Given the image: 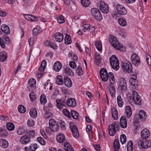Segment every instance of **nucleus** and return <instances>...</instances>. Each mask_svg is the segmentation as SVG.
Returning <instances> with one entry per match:
<instances>
[{
	"label": "nucleus",
	"instance_id": "obj_45",
	"mask_svg": "<svg viewBox=\"0 0 151 151\" xmlns=\"http://www.w3.org/2000/svg\"><path fill=\"white\" fill-rule=\"evenodd\" d=\"M133 99V101L136 104H138L139 105H141V100L139 96L136 97V98H134Z\"/></svg>",
	"mask_w": 151,
	"mask_h": 151
},
{
	"label": "nucleus",
	"instance_id": "obj_6",
	"mask_svg": "<svg viewBox=\"0 0 151 151\" xmlns=\"http://www.w3.org/2000/svg\"><path fill=\"white\" fill-rule=\"evenodd\" d=\"M122 67L123 71L129 73L132 71V67L131 63L129 61L122 63Z\"/></svg>",
	"mask_w": 151,
	"mask_h": 151
},
{
	"label": "nucleus",
	"instance_id": "obj_56",
	"mask_svg": "<svg viewBox=\"0 0 151 151\" xmlns=\"http://www.w3.org/2000/svg\"><path fill=\"white\" fill-rule=\"evenodd\" d=\"M58 125L57 124V125H55L52 126L50 127V128L52 131L56 132L58 129Z\"/></svg>",
	"mask_w": 151,
	"mask_h": 151
},
{
	"label": "nucleus",
	"instance_id": "obj_47",
	"mask_svg": "<svg viewBox=\"0 0 151 151\" xmlns=\"http://www.w3.org/2000/svg\"><path fill=\"white\" fill-rule=\"evenodd\" d=\"M136 80L134 79L133 78H131L129 80V82L132 85L136 87L138 85V83L136 82Z\"/></svg>",
	"mask_w": 151,
	"mask_h": 151
},
{
	"label": "nucleus",
	"instance_id": "obj_17",
	"mask_svg": "<svg viewBox=\"0 0 151 151\" xmlns=\"http://www.w3.org/2000/svg\"><path fill=\"white\" fill-rule=\"evenodd\" d=\"M30 141V138L27 135L22 136L20 139V142L22 144H25Z\"/></svg>",
	"mask_w": 151,
	"mask_h": 151
},
{
	"label": "nucleus",
	"instance_id": "obj_28",
	"mask_svg": "<svg viewBox=\"0 0 151 151\" xmlns=\"http://www.w3.org/2000/svg\"><path fill=\"white\" fill-rule=\"evenodd\" d=\"M114 146L115 151H118L120 148V145L119 140L115 139L114 142Z\"/></svg>",
	"mask_w": 151,
	"mask_h": 151
},
{
	"label": "nucleus",
	"instance_id": "obj_58",
	"mask_svg": "<svg viewBox=\"0 0 151 151\" xmlns=\"http://www.w3.org/2000/svg\"><path fill=\"white\" fill-rule=\"evenodd\" d=\"M70 66L72 68L75 69L76 67V65L74 61H71L69 64Z\"/></svg>",
	"mask_w": 151,
	"mask_h": 151
},
{
	"label": "nucleus",
	"instance_id": "obj_37",
	"mask_svg": "<svg viewBox=\"0 0 151 151\" xmlns=\"http://www.w3.org/2000/svg\"><path fill=\"white\" fill-rule=\"evenodd\" d=\"M30 116L32 117L35 118L37 116V112L35 108L31 109L29 112Z\"/></svg>",
	"mask_w": 151,
	"mask_h": 151
},
{
	"label": "nucleus",
	"instance_id": "obj_3",
	"mask_svg": "<svg viewBox=\"0 0 151 151\" xmlns=\"http://www.w3.org/2000/svg\"><path fill=\"white\" fill-rule=\"evenodd\" d=\"M109 61L112 68L116 70L119 68V62L115 55H113L109 58Z\"/></svg>",
	"mask_w": 151,
	"mask_h": 151
},
{
	"label": "nucleus",
	"instance_id": "obj_4",
	"mask_svg": "<svg viewBox=\"0 0 151 151\" xmlns=\"http://www.w3.org/2000/svg\"><path fill=\"white\" fill-rule=\"evenodd\" d=\"M119 124L114 122L109 126V132L110 136H113L114 135L116 130L119 131Z\"/></svg>",
	"mask_w": 151,
	"mask_h": 151
},
{
	"label": "nucleus",
	"instance_id": "obj_15",
	"mask_svg": "<svg viewBox=\"0 0 151 151\" xmlns=\"http://www.w3.org/2000/svg\"><path fill=\"white\" fill-rule=\"evenodd\" d=\"M121 127L123 128H125L127 126V122L126 117L124 116H122L120 121Z\"/></svg>",
	"mask_w": 151,
	"mask_h": 151
},
{
	"label": "nucleus",
	"instance_id": "obj_5",
	"mask_svg": "<svg viewBox=\"0 0 151 151\" xmlns=\"http://www.w3.org/2000/svg\"><path fill=\"white\" fill-rule=\"evenodd\" d=\"M92 16L96 19L100 21L102 19V16L98 9L96 8H92L91 10Z\"/></svg>",
	"mask_w": 151,
	"mask_h": 151
},
{
	"label": "nucleus",
	"instance_id": "obj_18",
	"mask_svg": "<svg viewBox=\"0 0 151 151\" xmlns=\"http://www.w3.org/2000/svg\"><path fill=\"white\" fill-rule=\"evenodd\" d=\"M64 82L66 86L68 87H70L72 85L71 80L70 78L67 76H65L64 78Z\"/></svg>",
	"mask_w": 151,
	"mask_h": 151
},
{
	"label": "nucleus",
	"instance_id": "obj_26",
	"mask_svg": "<svg viewBox=\"0 0 151 151\" xmlns=\"http://www.w3.org/2000/svg\"><path fill=\"white\" fill-rule=\"evenodd\" d=\"M111 113L112 118L114 120H116L118 119V112L117 109L113 107L111 109Z\"/></svg>",
	"mask_w": 151,
	"mask_h": 151
},
{
	"label": "nucleus",
	"instance_id": "obj_46",
	"mask_svg": "<svg viewBox=\"0 0 151 151\" xmlns=\"http://www.w3.org/2000/svg\"><path fill=\"white\" fill-rule=\"evenodd\" d=\"M76 72L78 76H81L83 74V71L81 67L80 66H78L77 69L76 70Z\"/></svg>",
	"mask_w": 151,
	"mask_h": 151
},
{
	"label": "nucleus",
	"instance_id": "obj_43",
	"mask_svg": "<svg viewBox=\"0 0 151 151\" xmlns=\"http://www.w3.org/2000/svg\"><path fill=\"white\" fill-rule=\"evenodd\" d=\"M70 113L71 115L73 118L76 120L78 119L79 115L77 112L74 111H71Z\"/></svg>",
	"mask_w": 151,
	"mask_h": 151
},
{
	"label": "nucleus",
	"instance_id": "obj_53",
	"mask_svg": "<svg viewBox=\"0 0 151 151\" xmlns=\"http://www.w3.org/2000/svg\"><path fill=\"white\" fill-rule=\"evenodd\" d=\"M126 137L124 134L121 135L120 137V141L122 144H124L126 142Z\"/></svg>",
	"mask_w": 151,
	"mask_h": 151
},
{
	"label": "nucleus",
	"instance_id": "obj_59",
	"mask_svg": "<svg viewBox=\"0 0 151 151\" xmlns=\"http://www.w3.org/2000/svg\"><path fill=\"white\" fill-rule=\"evenodd\" d=\"M37 148V144L35 143L33 145H32L30 146V150L31 151H35Z\"/></svg>",
	"mask_w": 151,
	"mask_h": 151
},
{
	"label": "nucleus",
	"instance_id": "obj_64",
	"mask_svg": "<svg viewBox=\"0 0 151 151\" xmlns=\"http://www.w3.org/2000/svg\"><path fill=\"white\" fill-rule=\"evenodd\" d=\"M38 18L37 17L31 15L30 21H38Z\"/></svg>",
	"mask_w": 151,
	"mask_h": 151
},
{
	"label": "nucleus",
	"instance_id": "obj_38",
	"mask_svg": "<svg viewBox=\"0 0 151 151\" xmlns=\"http://www.w3.org/2000/svg\"><path fill=\"white\" fill-rule=\"evenodd\" d=\"M81 2L82 5L85 7H88L90 4V0H81Z\"/></svg>",
	"mask_w": 151,
	"mask_h": 151
},
{
	"label": "nucleus",
	"instance_id": "obj_48",
	"mask_svg": "<svg viewBox=\"0 0 151 151\" xmlns=\"http://www.w3.org/2000/svg\"><path fill=\"white\" fill-rule=\"evenodd\" d=\"M59 123L60 124V127L62 129L65 130L66 129V127L64 122L62 120H59Z\"/></svg>",
	"mask_w": 151,
	"mask_h": 151
},
{
	"label": "nucleus",
	"instance_id": "obj_9",
	"mask_svg": "<svg viewBox=\"0 0 151 151\" xmlns=\"http://www.w3.org/2000/svg\"><path fill=\"white\" fill-rule=\"evenodd\" d=\"M132 62L133 65L138 66L140 64V60L139 56L135 53L133 54L131 56Z\"/></svg>",
	"mask_w": 151,
	"mask_h": 151
},
{
	"label": "nucleus",
	"instance_id": "obj_61",
	"mask_svg": "<svg viewBox=\"0 0 151 151\" xmlns=\"http://www.w3.org/2000/svg\"><path fill=\"white\" fill-rule=\"evenodd\" d=\"M90 27V25L89 24H84L82 26V29L83 30H86L89 29Z\"/></svg>",
	"mask_w": 151,
	"mask_h": 151
},
{
	"label": "nucleus",
	"instance_id": "obj_2",
	"mask_svg": "<svg viewBox=\"0 0 151 151\" xmlns=\"http://www.w3.org/2000/svg\"><path fill=\"white\" fill-rule=\"evenodd\" d=\"M147 117L146 113L144 110H140L138 114H136L134 119V122L138 124L140 121L145 120Z\"/></svg>",
	"mask_w": 151,
	"mask_h": 151
},
{
	"label": "nucleus",
	"instance_id": "obj_27",
	"mask_svg": "<svg viewBox=\"0 0 151 151\" xmlns=\"http://www.w3.org/2000/svg\"><path fill=\"white\" fill-rule=\"evenodd\" d=\"M125 111L127 117L129 118L132 115V109L130 106H127L126 107Z\"/></svg>",
	"mask_w": 151,
	"mask_h": 151
},
{
	"label": "nucleus",
	"instance_id": "obj_54",
	"mask_svg": "<svg viewBox=\"0 0 151 151\" xmlns=\"http://www.w3.org/2000/svg\"><path fill=\"white\" fill-rule=\"evenodd\" d=\"M49 124L50 127L52 126L58 124L55 120L53 119H51L49 120Z\"/></svg>",
	"mask_w": 151,
	"mask_h": 151
},
{
	"label": "nucleus",
	"instance_id": "obj_24",
	"mask_svg": "<svg viewBox=\"0 0 151 151\" xmlns=\"http://www.w3.org/2000/svg\"><path fill=\"white\" fill-rule=\"evenodd\" d=\"M109 91L112 97L115 96L116 94V89L114 86L111 85L109 87Z\"/></svg>",
	"mask_w": 151,
	"mask_h": 151
},
{
	"label": "nucleus",
	"instance_id": "obj_23",
	"mask_svg": "<svg viewBox=\"0 0 151 151\" xmlns=\"http://www.w3.org/2000/svg\"><path fill=\"white\" fill-rule=\"evenodd\" d=\"M119 88L122 91H125L127 89V84L125 81L123 80L122 82L120 83Z\"/></svg>",
	"mask_w": 151,
	"mask_h": 151
},
{
	"label": "nucleus",
	"instance_id": "obj_60",
	"mask_svg": "<svg viewBox=\"0 0 151 151\" xmlns=\"http://www.w3.org/2000/svg\"><path fill=\"white\" fill-rule=\"evenodd\" d=\"M3 38L5 40V42L7 44H9L10 42V39L9 37L6 35H4L3 36Z\"/></svg>",
	"mask_w": 151,
	"mask_h": 151
},
{
	"label": "nucleus",
	"instance_id": "obj_31",
	"mask_svg": "<svg viewBox=\"0 0 151 151\" xmlns=\"http://www.w3.org/2000/svg\"><path fill=\"white\" fill-rule=\"evenodd\" d=\"M117 101L119 106L120 107H122L123 106L124 102L121 96L120 95L117 96Z\"/></svg>",
	"mask_w": 151,
	"mask_h": 151
},
{
	"label": "nucleus",
	"instance_id": "obj_29",
	"mask_svg": "<svg viewBox=\"0 0 151 151\" xmlns=\"http://www.w3.org/2000/svg\"><path fill=\"white\" fill-rule=\"evenodd\" d=\"M64 72L66 75L73 76L74 75V73L70 68H67L64 70Z\"/></svg>",
	"mask_w": 151,
	"mask_h": 151
},
{
	"label": "nucleus",
	"instance_id": "obj_19",
	"mask_svg": "<svg viewBox=\"0 0 151 151\" xmlns=\"http://www.w3.org/2000/svg\"><path fill=\"white\" fill-rule=\"evenodd\" d=\"M56 139L58 142L61 143L65 141V137L63 134L60 133L57 136Z\"/></svg>",
	"mask_w": 151,
	"mask_h": 151
},
{
	"label": "nucleus",
	"instance_id": "obj_55",
	"mask_svg": "<svg viewBox=\"0 0 151 151\" xmlns=\"http://www.w3.org/2000/svg\"><path fill=\"white\" fill-rule=\"evenodd\" d=\"M37 141L42 145H45L46 144L45 141L41 137H39L37 138Z\"/></svg>",
	"mask_w": 151,
	"mask_h": 151
},
{
	"label": "nucleus",
	"instance_id": "obj_25",
	"mask_svg": "<svg viewBox=\"0 0 151 151\" xmlns=\"http://www.w3.org/2000/svg\"><path fill=\"white\" fill-rule=\"evenodd\" d=\"M64 148L65 151H74L73 148L68 142H64Z\"/></svg>",
	"mask_w": 151,
	"mask_h": 151
},
{
	"label": "nucleus",
	"instance_id": "obj_7",
	"mask_svg": "<svg viewBox=\"0 0 151 151\" xmlns=\"http://www.w3.org/2000/svg\"><path fill=\"white\" fill-rule=\"evenodd\" d=\"M99 9L104 13L107 14L109 12V7L106 4L102 1H100L98 4Z\"/></svg>",
	"mask_w": 151,
	"mask_h": 151
},
{
	"label": "nucleus",
	"instance_id": "obj_32",
	"mask_svg": "<svg viewBox=\"0 0 151 151\" xmlns=\"http://www.w3.org/2000/svg\"><path fill=\"white\" fill-rule=\"evenodd\" d=\"M65 43L66 45H68L70 44L72 42L71 37H70L69 35L66 34L65 37Z\"/></svg>",
	"mask_w": 151,
	"mask_h": 151
},
{
	"label": "nucleus",
	"instance_id": "obj_42",
	"mask_svg": "<svg viewBox=\"0 0 151 151\" xmlns=\"http://www.w3.org/2000/svg\"><path fill=\"white\" fill-rule=\"evenodd\" d=\"M95 45L97 49L99 51H101L102 50V44L101 41H97L95 43Z\"/></svg>",
	"mask_w": 151,
	"mask_h": 151
},
{
	"label": "nucleus",
	"instance_id": "obj_13",
	"mask_svg": "<svg viewBox=\"0 0 151 151\" xmlns=\"http://www.w3.org/2000/svg\"><path fill=\"white\" fill-rule=\"evenodd\" d=\"M66 103L67 106L72 107H75L77 104L76 100L73 98L68 99L66 101Z\"/></svg>",
	"mask_w": 151,
	"mask_h": 151
},
{
	"label": "nucleus",
	"instance_id": "obj_22",
	"mask_svg": "<svg viewBox=\"0 0 151 151\" xmlns=\"http://www.w3.org/2000/svg\"><path fill=\"white\" fill-rule=\"evenodd\" d=\"M145 145H144L143 142L141 143V146L142 148H147L150 147L151 146V141L150 140L146 141L147 139H144Z\"/></svg>",
	"mask_w": 151,
	"mask_h": 151
},
{
	"label": "nucleus",
	"instance_id": "obj_63",
	"mask_svg": "<svg viewBox=\"0 0 151 151\" xmlns=\"http://www.w3.org/2000/svg\"><path fill=\"white\" fill-rule=\"evenodd\" d=\"M133 96H132V94H128L127 95V99L128 101L129 102L132 101L134 100L133 98Z\"/></svg>",
	"mask_w": 151,
	"mask_h": 151
},
{
	"label": "nucleus",
	"instance_id": "obj_50",
	"mask_svg": "<svg viewBox=\"0 0 151 151\" xmlns=\"http://www.w3.org/2000/svg\"><path fill=\"white\" fill-rule=\"evenodd\" d=\"M36 95L33 92H31L29 94V97L30 99L32 102L35 101L36 99Z\"/></svg>",
	"mask_w": 151,
	"mask_h": 151
},
{
	"label": "nucleus",
	"instance_id": "obj_14",
	"mask_svg": "<svg viewBox=\"0 0 151 151\" xmlns=\"http://www.w3.org/2000/svg\"><path fill=\"white\" fill-rule=\"evenodd\" d=\"M94 59L96 65L99 66L101 63L102 58L98 52H96L94 55Z\"/></svg>",
	"mask_w": 151,
	"mask_h": 151
},
{
	"label": "nucleus",
	"instance_id": "obj_52",
	"mask_svg": "<svg viewBox=\"0 0 151 151\" xmlns=\"http://www.w3.org/2000/svg\"><path fill=\"white\" fill-rule=\"evenodd\" d=\"M57 21L60 24L63 23L65 22L64 18L63 16L61 15L60 16H59L57 18Z\"/></svg>",
	"mask_w": 151,
	"mask_h": 151
},
{
	"label": "nucleus",
	"instance_id": "obj_41",
	"mask_svg": "<svg viewBox=\"0 0 151 151\" xmlns=\"http://www.w3.org/2000/svg\"><path fill=\"white\" fill-rule=\"evenodd\" d=\"M56 82V83L58 85H62L63 83V81L62 76L60 75L58 76L57 77Z\"/></svg>",
	"mask_w": 151,
	"mask_h": 151
},
{
	"label": "nucleus",
	"instance_id": "obj_21",
	"mask_svg": "<svg viewBox=\"0 0 151 151\" xmlns=\"http://www.w3.org/2000/svg\"><path fill=\"white\" fill-rule=\"evenodd\" d=\"M1 30L6 35H9L10 33V30L9 27L6 24H3L1 26Z\"/></svg>",
	"mask_w": 151,
	"mask_h": 151
},
{
	"label": "nucleus",
	"instance_id": "obj_8",
	"mask_svg": "<svg viewBox=\"0 0 151 151\" xmlns=\"http://www.w3.org/2000/svg\"><path fill=\"white\" fill-rule=\"evenodd\" d=\"M116 7L117 12L119 14L124 15L127 14V11L126 8L122 5L118 4Z\"/></svg>",
	"mask_w": 151,
	"mask_h": 151
},
{
	"label": "nucleus",
	"instance_id": "obj_36",
	"mask_svg": "<svg viewBox=\"0 0 151 151\" xmlns=\"http://www.w3.org/2000/svg\"><path fill=\"white\" fill-rule=\"evenodd\" d=\"M40 101L41 104L42 105H44L47 102V99L45 95L42 94L40 96Z\"/></svg>",
	"mask_w": 151,
	"mask_h": 151
},
{
	"label": "nucleus",
	"instance_id": "obj_62",
	"mask_svg": "<svg viewBox=\"0 0 151 151\" xmlns=\"http://www.w3.org/2000/svg\"><path fill=\"white\" fill-rule=\"evenodd\" d=\"M27 124L29 127H32L34 125L35 123L33 121L28 120L27 121Z\"/></svg>",
	"mask_w": 151,
	"mask_h": 151
},
{
	"label": "nucleus",
	"instance_id": "obj_44",
	"mask_svg": "<svg viewBox=\"0 0 151 151\" xmlns=\"http://www.w3.org/2000/svg\"><path fill=\"white\" fill-rule=\"evenodd\" d=\"M25 132L24 128L22 127H20L18 129L17 131V133L19 135L22 134Z\"/></svg>",
	"mask_w": 151,
	"mask_h": 151
},
{
	"label": "nucleus",
	"instance_id": "obj_49",
	"mask_svg": "<svg viewBox=\"0 0 151 151\" xmlns=\"http://www.w3.org/2000/svg\"><path fill=\"white\" fill-rule=\"evenodd\" d=\"M18 110L20 113L22 114L24 113L26 111L25 108L22 105L19 106Z\"/></svg>",
	"mask_w": 151,
	"mask_h": 151
},
{
	"label": "nucleus",
	"instance_id": "obj_51",
	"mask_svg": "<svg viewBox=\"0 0 151 151\" xmlns=\"http://www.w3.org/2000/svg\"><path fill=\"white\" fill-rule=\"evenodd\" d=\"M70 129L72 133H73L74 135H75L74 132L77 131H78L77 127L75 125H72L70 126Z\"/></svg>",
	"mask_w": 151,
	"mask_h": 151
},
{
	"label": "nucleus",
	"instance_id": "obj_16",
	"mask_svg": "<svg viewBox=\"0 0 151 151\" xmlns=\"http://www.w3.org/2000/svg\"><path fill=\"white\" fill-rule=\"evenodd\" d=\"M55 37V40L58 42H61L63 40V34L59 32L56 33L54 36Z\"/></svg>",
	"mask_w": 151,
	"mask_h": 151
},
{
	"label": "nucleus",
	"instance_id": "obj_20",
	"mask_svg": "<svg viewBox=\"0 0 151 151\" xmlns=\"http://www.w3.org/2000/svg\"><path fill=\"white\" fill-rule=\"evenodd\" d=\"M62 64L59 61H57L53 65V69L56 71L59 72L61 69Z\"/></svg>",
	"mask_w": 151,
	"mask_h": 151
},
{
	"label": "nucleus",
	"instance_id": "obj_57",
	"mask_svg": "<svg viewBox=\"0 0 151 151\" xmlns=\"http://www.w3.org/2000/svg\"><path fill=\"white\" fill-rule=\"evenodd\" d=\"M63 112L64 115L69 118H71V116L69 111L66 109L63 110Z\"/></svg>",
	"mask_w": 151,
	"mask_h": 151
},
{
	"label": "nucleus",
	"instance_id": "obj_10",
	"mask_svg": "<svg viewBox=\"0 0 151 151\" xmlns=\"http://www.w3.org/2000/svg\"><path fill=\"white\" fill-rule=\"evenodd\" d=\"M100 74L102 80L106 81L108 78V73L106 70L104 68H102L100 71Z\"/></svg>",
	"mask_w": 151,
	"mask_h": 151
},
{
	"label": "nucleus",
	"instance_id": "obj_35",
	"mask_svg": "<svg viewBox=\"0 0 151 151\" xmlns=\"http://www.w3.org/2000/svg\"><path fill=\"white\" fill-rule=\"evenodd\" d=\"M6 127L8 130L11 131L14 129L15 126L12 123L8 122L6 124Z\"/></svg>",
	"mask_w": 151,
	"mask_h": 151
},
{
	"label": "nucleus",
	"instance_id": "obj_40",
	"mask_svg": "<svg viewBox=\"0 0 151 151\" xmlns=\"http://www.w3.org/2000/svg\"><path fill=\"white\" fill-rule=\"evenodd\" d=\"M133 145V141L132 140H130L128 142L127 145V151H132Z\"/></svg>",
	"mask_w": 151,
	"mask_h": 151
},
{
	"label": "nucleus",
	"instance_id": "obj_34",
	"mask_svg": "<svg viewBox=\"0 0 151 151\" xmlns=\"http://www.w3.org/2000/svg\"><path fill=\"white\" fill-rule=\"evenodd\" d=\"M1 147L4 148H6L8 146V142L6 139H2L0 141Z\"/></svg>",
	"mask_w": 151,
	"mask_h": 151
},
{
	"label": "nucleus",
	"instance_id": "obj_33",
	"mask_svg": "<svg viewBox=\"0 0 151 151\" xmlns=\"http://www.w3.org/2000/svg\"><path fill=\"white\" fill-rule=\"evenodd\" d=\"M36 83V80L33 78L30 79L28 82V85L29 86L31 87H35Z\"/></svg>",
	"mask_w": 151,
	"mask_h": 151
},
{
	"label": "nucleus",
	"instance_id": "obj_12",
	"mask_svg": "<svg viewBox=\"0 0 151 151\" xmlns=\"http://www.w3.org/2000/svg\"><path fill=\"white\" fill-rule=\"evenodd\" d=\"M150 135V133L148 129H144L141 132V136L143 139H147Z\"/></svg>",
	"mask_w": 151,
	"mask_h": 151
},
{
	"label": "nucleus",
	"instance_id": "obj_1",
	"mask_svg": "<svg viewBox=\"0 0 151 151\" xmlns=\"http://www.w3.org/2000/svg\"><path fill=\"white\" fill-rule=\"evenodd\" d=\"M109 41L111 45L115 49L121 51H125L126 48L124 46L120 43L114 36L110 35L109 36Z\"/></svg>",
	"mask_w": 151,
	"mask_h": 151
},
{
	"label": "nucleus",
	"instance_id": "obj_39",
	"mask_svg": "<svg viewBox=\"0 0 151 151\" xmlns=\"http://www.w3.org/2000/svg\"><path fill=\"white\" fill-rule=\"evenodd\" d=\"M119 24L122 26L125 27L127 24L125 19L124 18H120L118 20Z\"/></svg>",
	"mask_w": 151,
	"mask_h": 151
},
{
	"label": "nucleus",
	"instance_id": "obj_11",
	"mask_svg": "<svg viewBox=\"0 0 151 151\" xmlns=\"http://www.w3.org/2000/svg\"><path fill=\"white\" fill-rule=\"evenodd\" d=\"M56 102L57 107L60 109H62L64 106H65L66 103V100L64 98L56 100Z\"/></svg>",
	"mask_w": 151,
	"mask_h": 151
},
{
	"label": "nucleus",
	"instance_id": "obj_30",
	"mask_svg": "<svg viewBox=\"0 0 151 151\" xmlns=\"http://www.w3.org/2000/svg\"><path fill=\"white\" fill-rule=\"evenodd\" d=\"M7 58V54L5 52L2 51L0 53V61H4Z\"/></svg>",
	"mask_w": 151,
	"mask_h": 151
}]
</instances>
